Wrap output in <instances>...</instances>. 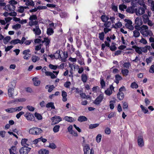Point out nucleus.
Segmentation results:
<instances>
[{
  "mask_svg": "<svg viewBox=\"0 0 154 154\" xmlns=\"http://www.w3.org/2000/svg\"><path fill=\"white\" fill-rule=\"evenodd\" d=\"M115 82L117 84L119 83V81L122 79V77L119 75H116L115 76Z\"/></svg>",
  "mask_w": 154,
  "mask_h": 154,
  "instance_id": "obj_31",
  "label": "nucleus"
},
{
  "mask_svg": "<svg viewBox=\"0 0 154 154\" xmlns=\"http://www.w3.org/2000/svg\"><path fill=\"white\" fill-rule=\"evenodd\" d=\"M53 73L55 74H54L52 72H45V75L47 76H50L51 78L52 79L56 78L59 73V71H53Z\"/></svg>",
  "mask_w": 154,
  "mask_h": 154,
  "instance_id": "obj_9",
  "label": "nucleus"
},
{
  "mask_svg": "<svg viewBox=\"0 0 154 154\" xmlns=\"http://www.w3.org/2000/svg\"><path fill=\"white\" fill-rule=\"evenodd\" d=\"M49 66L51 69L54 70L56 69L58 67V66L54 65L51 64H49Z\"/></svg>",
  "mask_w": 154,
  "mask_h": 154,
  "instance_id": "obj_57",
  "label": "nucleus"
},
{
  "mask_svg": "<svg viewBox=\"0 0 154 154\" xmlns=\"http://www.w3.org/2000/svg\"><path fill=\"white\" fill-rule=\"evenodd\" d=\"M140 33L142 34L143 36H147L148 35H149V32H147L146 31H143L142 30H141L140 31Z\"/></svg>",
  "mask_w": 154,
  "mask_h": 154,
  "instance_id": "obj_55",
  "label": "nucleus"
},
{
  "mask_svg": "<svg viewBox=\"0 0 154 154\" xmlns=\"http://www.w3.org/2000/svg\"><path fill=\"white\" fill-rule=\"evenodd\" d=\"M6 111L9 113H12L15 112L14 108H10L5 110Z\"/></svg>",
  "mask_w": 154,
  "mask_h": 154,
  "instance_id": "obj_52",
  "label": "nucleus"
},
{
  "mask_svg": "<svg viewBox=\"0 0 154 154\" xmlns=\"http://www.w3.org/2000/svg\"><path fill=\"white\" fill-rule=\"evenodd\" d=\"M8 3L12 6H15V5L17 4V2L15 0H11L9 1Z\"/></svg>",
  "mask_w": 154,
  "mask_h": 154,
  "instance_id": "obj_39",
  "label": "nucleus"
},
{
  "mask_svg": "<svg viewBox=\"0 0 154 154\" xmlns=\"http://www.w3.org/2000/svg\"><path fill=\"white\" fill-rule=\"evenodd\" d=\"M11 38L10 36H8L3 38V42L5 44H7L11 39Z\"/></svg>",
  "mask_w": 154,
  "mask_h": 154,
  "instance_id": "obj_40",
  "label": "nucleus"
},
{
  "mask_svg": "<svg viewBox=\"0 0 154 154\" xmlns=\"http://www.w3.org/2000/svg\"><path fill=\"white\" fill-rule=\"evenodd\" d=\"M23 1L25 2L26 5L33 6L34 5V3L32 0H23Z\"/></svg>",
  "mask_w": 154,
  "mask_h": 154,
  "instance_id": "obj_21",
  "label": "nucleus"
},
{
  "mask_svg": "<svg viewBox=\"0 0 154 154\" xmlns=\"http://www.w3.org/2000/svg\"><path fill=\"white\" fill-rule=\"evenodd\" d=\"M116 102L114 100H111L109 102V107L111 109H113L114 108V104Z\"/></svg>",
  "mask_w": 154,
  "mask_h": 154,
  "instance_id": "obj_42",
  "label": "nucleus"
},
{
  "mask_svg": "<svg viewBox=\"0 0 154 154\" xmlns=\"http://www.w3.org/2000/svg\"><path fill=\"white\" fill-rule=\"evenodd\" d=\"M149 72L151 73H154V65L151 66L149 70Z\"/></svg>",
  "mask_w": 154,
  "mask_h": 154,
  "instance_id": "obj_64",
  "label": "nucleus"
},
{
  "mask_svg": "<svg viewBox=\"0 0 154 154\" xmlns=\"http://www.w3.org/2000/svg\"><path fill=\"white\" fill-rule=\"evenodd\" d=\"M20 40L18 39H17L12 40L11 42L10 43L11 45H15L17 43L20 44Z\"/></svg>",
  "mask_w": 154,
  "mask_h": 154,
  "instance_id": "obj_35",
  "label": "nucleus"
},
{
  "mask_svg": "<svg viewBox=\"0 0 154 154\" xmlns=\"http://www.w3.org/2000/svg\"><path fill=\"white\" fill-rule=\"evenodd\" d=\"M14 88H13L9 87L8 90V94L10 97H13V96Z\"/></svg>",
  "mask_w": 154,
  "mask_h": 154,
  "instance_id": "obj_16",
  "label": "nucleus"
},
{
  "mask_svg": "<svg viewBox=\"0 0 154 154\" xmlns=\"http://www.w3.org/2000/svg\"><path fill=\"white\" fill-rule=\"evenodd\" d=\"M26 108L29 111H33L35 110V108L34 107L30 106H27Z\"/></svg>",
  "mask_w": 154,
  "mask_h": 154,
  "instance_id": "obj_63",
  "label": "nucleus"
},
{
  "mask_svg": "<svg viewBox=\"0 0 154 154\" xmlns=\"http://www.w3.org/2000/svg\"><path fill=\"white\" fill-rule=\"evenodd\" d=\"M18 11L20 13L23 12L24 10V8L23 6H20L18 8Z\"/></svg>",
  "mask_w": 154,
  "mask_h": 154,
  "instance_id": "obj_60",
  "label": "nucleus"
},
{
  "mask_svg": "<svg viewBox=\"0 0 154 154\" xmlns=\"http://www.w3.org/2000/svg\"><path fill=\"white\" fill-rule=\"evenodd\" d=\"M114 88L112 85L110 86L109 88H107L104 91V93L107 95L109 96L112 93V91H114Z\"/></svg>",
  "mask_w": 154,
  "mask_h": 154,
  "instance_id": "obj_10",
  "label": "nucleus"
},
{
  "mask_svg": "<svg viewBox=\"0 0 154 154\" xmlns=\"http://www.w3.org/2000/svg\"><path fill=\"white\" fill-rule=\"evenodd\" d=\"M39 58L36 56H34L32 57V60L33 62H35L39 60Z\"/></svg>",
  "mask_w": 154,
  "mask_h": 154,
  "instance_id": "obj_49",
  "label": "nucleus"
},
{
  "mask_svg": "<svg viewBox=\"0 0 154 154\" xmlns=\"http://www.w3.org/2000/svg\"><path fill=\"white\" fill-rule=\"evenodd\" d=\"M31 148L27 146H23L20 150V154H27L30 151Z\"/></svg>",
  "mask_w": 154,
  "mask_h": 154,
  "instance_id": "obj_7",
  "label": "nucleus"
},
{
  "mask_svg": "<svg viewBox=\"0 0 154 154\" xmlns=\"http://www.w3.org/2000/svg\"><path fill=\"white\" fill-rule=\"evenodd\" d=\"M24 113V112H20L16 115V117L17 119H19L20 117Z\"/></svg>",
  "mask_w": 154,
  "mask_h": 154,
  "instance_id": "obj_61",
  "label": "nucleus"
},
{
  "mask_svg": "<svg viewBox=\"0 0 154 154\" xmlns=\"http://www.w3.org/2000/svg\"><path fill=\"white\" fill-rule=\"evenodd\" d=\"M21 144L23 146H29L28 140L26 139H22L21 141Z\"/></svg>",
  "mask_w": 154,
  "mask_h": 154,
  "instance_id": "obj_19",
  "label": "nucleus"
},
{
  "mask_svg": "<svg viewBox=\"0 0 154 154\" xmlns=\"http://www.w3.org/2000/svg\"><path fill=\"white\" fill-rule=\"evenodd\" d=\"M122 23L119 21H117L116 23L115 24H113L112 25V28H113L115 29H118L120 28L122 26Z\"/></svg>",
  "mask_w": 154,
  "mask_h": 154,
  "instance_id": "obj_15",
  "label": "nucleus"
},
{
  "mask_svg": "<svg viewBox=\"0 0 154 154\" xmlns=\"http://www.w3.org/2000/svg\"><path fill=\"white\" fill-rule=\"evenodd\" d=\"M21 27V25L19 24H17L12 26L13 29L17 30L20 29Z\"/></svg>",
  "mask_w": 154,
  "mask_h": 154,
  "instance_id": "obj_50",
  "label": "nucleus"
},
{
  "mask_svg": "<svg viewBox=\"0 0 154 154\" xmlns=\"http://www.w3.org/2000/svg\"><path fill=\"white\" fill-rule=\"evenodd\" d=\"M132 47L133 48L135 49V51L137 53L139 54H142V53L140 49L141 47L139 48L136 45L133 46Z\"/></svg>",
  "mask_w": 154,
  "mask_h": 154,
  "instance_id": "obj_27",
  "label": "nucleus"
},
{
  "mask_svg": "<svg viewBox=\"0 0 154 154\" xmlns=\"http://www.w3.org/2000/svg\"><path fill=\"white\" fill-rule=\"evenodd\" d=\"M100 84L101 85V88H104L106 86L105 83L102 77L100 78Z\"/></svg>",
  "mask_w": 154,
  "mask_h": 154,
  "instance_id": "obj_38",
  "label": "nucleus"
},
{
  "mask_svg": "<svg viewBox=\"0 0 154 154\" xmlns=\"http://www.w3.org/2000/svg\"><path fill=\"white\" fill-rule=\"evenodd\" d=\"M60 51L59 50L57 51L54 54L55 59H58L60 57Z\"/></svg>",
  "mask_w": 154,
  "mask_h": 154,
  "instance_id": "obj_43",
  "label": "nucleus"
},
{
  "mask_svg": "<svg viewBox=\"0 0 154 154\" xmlns=\"http://www.w3.org/2000/svg\"><path fill=\"white\" fill-rule=\"evenodd\" d=\"M78 62L81 65H85L84 60L82 56L77 58Z\"/></svg>",
  "mask_w": 154,
  "mask_h": 154,
  "instance_id": "obj_26",
  "label": "nucleus"
},
{
  "mask_svg": "<svg viewBox=\"0 0 154 154\" xmlns=\"http://www.w3.org/2000/svg\"><path fill=\"white\" fill-rule=\"evenodd\" d=\"M138 144L139 146L142 147L144 146L143 137L141 136H139L137 138Z\"/></svg>",
  "mask_w": 154,
  "mask_h": 154,
  "instance_id": "obj_14",
  "label": "nucleus"
},
{
  "mask_svg": "<svg viewBox=\"0 0 154 154\" xmlns=\"http://www.w3.org/2000/svg\"><path fill=\"white\" fill-rule=\"evenodd\" d=\"M87 118L85 116H81L78 117V121L79 122H82L87 121Z\"/></svg>",
  "mask_w": 154,
  "mask_h": 154,
  "instance_id": "obj_23",
  "label": "nucleus"
},
{
  "mask_svg": "<svg viewBox=\"0 0 154 154\" xmlns=\"http://www.w3.org/2000/svg\"><path fill=\"white\" fill-rule=\"evenodd\" d=\"M102 138V135L100 134H99L97 135L96 137L97 142V143H99L100 142Z\"/></svg>",
  "mask_w": 154,
  "mask_h": 154,
  "instance_id": "obj_51",
  "label": "nucleus"
},
{
  "mask_svg": "<svg viewBox=\"0 0 154 154\" xmlns=\"http://www.w3.org/2000/svg\"><path fill=\"white\" fill-rule=\"evenodd\" d=\"M55 87L53 85H47L45 86V89H48V92H51Z\"/></svg>",
  "mask_w": 154,
  "mask_h": 154,
  "instance_id": "obj_25",
  "label": "nucleus"
},
{
  "mask_svg": "<svg viewBox=\"0 0 154 154\" xmlns=\"http://www.w3.org/2000/svg\"><path fill=\"white\" fill-rule=\"evenodd\" d=\"M60 127L59 125H55L53 128V131L55 133L58 132L59 131Z\"/></svg>",
  "mask_w": 154,
  "mask_h": 154,
  "instance_id": "obj_37",
  "label": "nucleus"
},
{
  "mask_svg": "<svg viewBox=\"0 0 154 154\" xmlns=\"http://www.w3.org/2000/svg\"><path fill=\"white\" fill-rule=\"evenodd\" d=\"M133 36L135 37H138L140 35V33L137 30H135L133 32Z\"/></svg>",
  "mask_w": 154,
  "mask_h": 154,
  "instance_id": "obj_46",
  "label": "nucleus"
},
{
  "mask_svg": "<svg viewBox=\"0 0 154 154\" xmlns=\"http://www.w3.org/2000/svg\"><path fill=\"white\" fill-rule=\"evenodd\" d=\"M81 80L84 83H86L88 80V76L85 73L82 74L81 75Z\"/></svg>",
  "mask_w": 154,
  "mask_h": 154,
  "instance_id": "obj_22",
  "label": "nucleus"
},
{
  "mask_svg": "<svg viewBox=\"0 0 154 154\" xmlns=\"http://www.w3.org/2000/svg\"><path fill=\"white\" fill-rule=\"evenodd\" d=\"M145 10L143 8L140 7L138 9L135 8V13L137 16H139L141 15L144 14L145 13Z\"/></svg>",
  "mask_w": 154,
  "mask_h": 154,
  "instance_id": "obj_8",
  "label": "nucleus"
},
{
  "mask_svg": "<svg viewBox=\"0 0 154 154\" xmlns=\"http://www.w3.org/2000/svg\"><path fill=\"white\" fill-rule=\"evenodd\" d=\"M38 154H48L49 152L48 150L42 149L38 151Z\"/></svg>",
  "mask_w": 154,
  "mask_h": 154,
  "instance_id": "obj_30",
  "label": "nucleus"
},
{
  "mask_svg": "<svg viewBox=\"0 0 154 154\" xmlns=\"http://www.w3.org/2000/svg\"><path fill=\"white\" fill-rule=\"evenodd\" d=\"M35 26L34 28H32V30L36 36L40 35L41 33V31L39 28L38 25Z\"/></svg>",
  "mask_w": 154,
  "mask_h": 154,
  "instance_id": "obj_4",
  "label": "nucleus"
},
{
  "mask_svg": "<svg viewBox=\"0 0 154 154\" xmlns=\"http://www.w3.org/2000/svg\"><path fill=\"white\" fill-rule=\"evenodd\" d=\"M63 119L65 121L70 122H72L75 121V120L72 117L68 116H65Z\"/></svg>",
  "mask_w": 154,
  "mask_h": 154,
  "instance_id": "obj_18",
  "label": "nucleus"
},
{
  "mask_svg": "<svg viewBox=\"0 0 154 154\" xmlns=\"http://www.w3.org/2000/svg\"><path fill=\"white\" fill-rule=\"evenodd\" d=\"M99 38L101 40H103L104 39V34L103 32L99 34Z\"/></svg>",
  "mask_w": 154,
  "mask_h": 154,
  "instance_id": "obj_53",
  "label": "nucleus"
},
{
  "mask_svg": "<svg viewBox=\"0 0 154 154\" xmlns=\"http://www.w3.org/2000/svg\"><path fill=\"white\" fill-rule=\"evenodd\" d=\"M140 107L144 113H146L148 112L147 109L144 107L143 105H141Z\"/></svg>",
  "mask_w": 154,
  "mask_h": 154,
  "instance_id": "obj_44",
  "label": "nucleus"
},
{
  "mask_svg": "<svg viewBox=\"0 0 154 154\" xmlns=\"http://www.w3.org/2000/svg\"><path fill=\"white\" fill-rule=\"evenodd\" d=\"M111 25V23L110 21H107L104 23V26L105 27L109 28Z\"/></svg>",
  "mask_w": 154,
  "mask_h": 154,
  "instance_id": "obj_47",
  "label": "nucleus"
},
{
  "mask_svg": "<svg viewBox=\"0 0 154 154\" xmlns=\"http://www.w3.org/2000/svg\"><path fill=\"white\" fill-rule=\"evenodd\" d=\"M24 116L28 121H32L34 120V117L33 115L30 113L27 112Z\"/></svg>",
  "mask_w": 154,
  "mask_h": 154,
  "instance_id": "obj_13",
  "label": "nucleus"
},
{
  "mask_svg": "<svg viewBox=\"0 0 154 154\" xmlns=\"http://www.w3.org/2000/svg\"><path fill=\"white\" fill-rule=\"evenodd\" d=\"M42 132V130L40 128L37 127L31 128L29 130V133L32 134H39Z\"/></svg>",
  "mask_w": 154,
  "mask_h": 154,
  "instance_id": "obj_2",
  "label": "nucleus"
},
{
  "mask_svg": "<svg viewBox=\"0 0 154 154\" xmlns=\"http://www.w3.org/2000/svg\"><path fill=\"white\" fill-rule=\"evenodd\" d=\"M132 22L131 21L126 19V27L131 30H133L134 27L132 26Z\"/></svg>",
  "mask_w": 154,
  "mask_h": 154,
  "instance_id": "obj_11",
  "label": "nucleus"
},
{
  "mask_svg": "<svg viewBox=\"0 0 154 154\" xmlns=\"http://www.w3.org/2000/svg\"><path fill=\"white\" fill-rule=\"evenodd\" d=\"M23 108V106H17L15 108H14L15 112H19Z\"/></svg>",
  "mask_w": 154,
  "mask_h": 154,
  "instance_id": "obj_58",
  "label": "nucleus"
},
{
  "mask_svg": "<svg viewBox=\"0 0 154 154\" xmlns=\"http://www.w3.org/2000/svg\"><path fill=\"white\" fill-rule=\"evenodd\" d=\"M17 148L15 146H12L11 149H9V152L10 154H16L15 152H16Z\"/></svg>",
  "mask_w": 154,
  "mask_h": 154,
  "instance_id": "obj_28",
  "label": "nucleus"
},
{
  "mask_svg": "<svg viewBox=\"0 0 154 154\" xmlns=\"http://www.w3.org/2000/svg\"><path fill=\"white\" fill-rule=\"evenodd\" d=\"M16 8L15 6H12L10 4L5 5L4 9L8 11H14Z\"/></svg>",
  "mask_w": 154,
  "mask_h": 154,
  "instance_id": "obj_12",
  "label": "nucleus"
},
{
  "mask_svg": "<svg viewBox=\"0 0 154 154\" xmlns=\"http://www.w3.org/2000/svg\"><path fill=\"white\" fill-rule=\"evenodd\" d=\"M124 96V93L122 92H119L117 94V98L120 100H122Z\"/></svg>",
  "mask_w": 154,
  "mask_h": 154,
  "instance_id": "obj_29",
  "label": "nucleus"
},
{
  "mask_svg": "<svg viewBox=\"0 0 154 154\" xmlns=\"http://www.w3.org/2000/svg\"><path fill=\"white\" fill-rule=\"evenodd\" d=\"M126 11L129 13L133 14L135 13V9L132 8V7H129L126 9Z\"/></svg>",
  "mask_w": 154,
  "mask_h": 154,
  "instance_id": "obj_24",
  "label": "nucleus"
},
{
  "mask_svg": "<svg viewBox=\"0 0 154 154\" xmlns=\"http://www.w3.org/2000/svg\"><path fill=\"white\" fill-rule=\"evenodd\" d=\"M104 98L103 94H100L97 97L94 101V103L96 105H99L102 101Z\"/></svg>",
  "mask_w": 154,
  "mask_h": 154,
  "instance_id": "obj_6",
  "label": "nucleus"
},
{
  "mask_svg": "<svg viewBox=\"0 0 154 154\" xmlns=\"http://www.w3.org/2000/svg\"><path fill=\"white\" fill-rule=\"evenodd\" d=\"M73 126L72 125H70L67 128L68 131L70 134L73 131Z\"/></svg>",
  "mask_w": 154,
  "mask_h": 154,
  "instance_id": "obj_62",
  "label": "nucleus"
},
{
  "mask_svg": "<svg viewBox=\"0 0 154 154\" xmlns=\"http://www.w3.org/2000/svg\"><path fill=\"white\" fill-rule=\"evenodd\" d=\"M32 79L34 85L38 86L40 84V82L39 80H36V78H33Z\"/></svg>",
  "mask_w": 154,
  "mask_h": 154,
  "instance_id": "obj_41",
  "label": "nucleus"
},
{
  "mask_svg": "<svg viewBox=\"0 0 154 154\" xmlns=\"http://www.w3.org/2000/svg\"><path fill=\"white\" fill-rule=\"evenodd\" d=\"M51 119L52 121V125H54L57 124L62 121V118L60 116H56L52 117Z\"/></svg>",
  "mask_w": 154,
  "mask_h": 154,
  "instance_id": "obj_3",
  "label": "nucleus"
},
{
  "mask_svg": "<svg viewBox=\"0 0 154 154\" xmlns=\"http://www.w3.org/2000/svg\"><path fill=\"white\" fill-rule=\"evenodd\" d=\"M48 147L52 149H54L56 148L57 146L54 143H51L49 144Z\"/></svg>",
  "mask_w": 154,
  "mask_h": 154,
  "instance_id": "obj_48",
  "label": "nucleus"
},
{
  "mask_svg": "<svg viewBox=\"0 0 154 154\" xmlns=\"http://www.w3.org/2000/svg\"><path fill=\"white\" fill-rule=\"evenodd\" d=\"M131 86L132 88H137L138 87V85L135 82L131 83Z\"/></svg>",
  "mask_w": 154,
  "mask_h": 154,
  "instance_id": "obj_59",
  "label": "nucleus"
},
{
  "mask_svg": "<svg viewBox=\"0 0 154 154\" xmlns=\"http://www.w3.org/2000/svg\"><path fill=\"white\" fill-rule=\"evenodd\" d=\"M135 23L137 25H141L142 24L141 20L138 17H137L135 20Z\"/></svg>",
  "mask_w": 154,
  "mask_h": 154,
  "instance_id": "obj_34",
  "label": "nucleus"
},
{
  "mask_svg": "<svg viewBox=\"0 0 154 154\" xmlns=\"http://www.w3.org/2000/svg\"><path fill=\"white\" fill-rule=\"evenodd\" d=\"M50 39L48 38H44V42L45 43V45L46 46V48L48 47L49 43L50 42Z\"/></svg>",
  "mask_w": 154,
  "mask_h": 154,
  "instance_id": "obj_17",
  "label": "nucleus"
},
{
  "mask_svg": "<svg viewBox=\"0 0 154 154\" xmlns=\"http://www.w3.org/2000/svg\"><path fill=\"white\" fill-rule=\"evenodd\" d=\"M92 90V91L93 92H95V93H97L99 91L100 88L97 86H94Z\"/></svg>",
  "mask_w": 154,
  "mask_h": 154,
  "instance_id": "obj_54",
  "label": "nucleus"
},
{
  "mask_svg": "<svg viewBox=\"0 0 154 154\" xmlns=\"http://www.w3.org/2000/svg\"><path fill=\"white\" fill-rule=\"evenodd\" d=\"M99 125V124H91L89 126V128L90 129H93L94 128H96L98 127Z\"/></svg>",
  "mask_w": 154,
  "mask_h": 154,
  "instance_id": "obj_45",
  "label": "nucleus"
},
{
  "mask_svg": "<svg viewBox=\"0 0 154 154\" xmlns=\"http://www.w3.org/2000/svg\"><path fill=\"white\" fill-rule=\"evenodd\" d=\"M101 19L103 22H106L108 20L109 18L108 16L106 15H103L101 16Z\"/></svg>",
  "mask_w": 154,
  "mask_h": 154,
  "instance_id": "obj_36",
  "label": "nucleus"
},
{
  "mask_svg": "<svg viewBox=\"0 0 154 154\" xmlns=\"http://www.w3.org/2000/svg\"><path fill=\"white\" fill-rule=\"evenodd\" d=\"M84 154H94V150L91 149L88 144H86L84 147Z\"/></svg>",
  "mask_w": 154,
  "mask_h": 154,
  "instance_id": "obj_5",
  "label": "nucleus"
},
{
  "mask_svg": "<svg viewBox=\"0 0 154 154\" xmlns=\"http://www.w3.org/2000/svg\"><path fill=\"white\" fill-rule=\"evenodd\" d=\"M54 33L53 29L51 28H47V33L48 35H51Z\"/></svg>",
  "mask_w": 154,
  "mask_h": 154,
  "instance_id": "obj_32",
  "label": "nucleus"
},
{
  "mask_svg": "<svg viewBox=\"0 0 154 154\" xmlns=\"http://www.w3.org/2000/svg\"><path fill=\"white\" fill-rule=\"evenodd\" d=\"M62 100L63 102H66L67 100V94L66 92L64 91H62Z\"/></svg>",
  "mask_w": 154,
  "mask_h": 154,
  "instance_id": "obj_20",
  "label": "nucleus"
},
{
  "mask_svg": "<svg viewBox=\"0 0 154 154\" xmlns=\"http://www.w3.org/2000/svg\"><path fill=\"white\" fill-rule=\"evenodd\" d=\"M46 107L48 108H51V109H55L54 103L53 102L48 103L46 105Z\"/></svg>",
  "mask_w": 154,
  "mask_h": 154,
  "instance_id": "obj_33",
  "label": "nucleus"
},
{
  "mask_svg": "<svg viewBox=\"0 0 154 154\" xmlns=\"http://www.w3.org/2000/svg\"><path fill=\"white\" fill-rule=\"evenodd\" d=\"M37 19V16L35 15H33L30 16L29 18L30 21L28 23L29 25L31 26H32L38 24V22L36 21Z\"/></svg>",
  "mask_w": 154,
  "mask_h": 154,
  "instance_id": "obj_1",
  "label": "nucleus"
},
{
  "mask_svg": "<svg viewBox=\"0 0 154 154\" xmlns=\"http://www.w3.org/2000/svg\"><path fill=\"white\" fill-rule=\"evenodd\" d=\"M35 116L38 120H41L42 119V117L40 114L36 112L35 114Z\"/></svg>",
  "mask_w": 154,
  "mask_h": 154,
  "instance_id": "obj_56",
  "label": "nucleus"
}]
</instances>
